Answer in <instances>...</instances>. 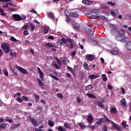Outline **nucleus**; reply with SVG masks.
I'll use <instances>...</instances> for the list:
<instances>
[{"label":"nucleus","mask_w":131,"mask_h":131,"mask_svg":"<svg viewBox=\"0 0 131 131\" xmlns=\"http://www.w3.org/2000/svg\"><path fill=\"white\" fill-rule=\"evenodd\" d=\"M70 17H71V18H80V15H79V14L76 12H71L70 14Z\"/></svg>","instance_id":"obj_3"},{"label":"nucleus","mask_w":131,"mask_h":131,"mask_svg":"<svg viewBox=\"0 0 131 131\" xmlns=\"http://www.w3.org/2000/svg\"><path fill=\"white\" fill-rule=\"evenodd\" d=\"M8 118H9V117H6V119H5L6 121H7H7H8V122H9V123H13V120L9 119Z\"/></svg>","instance_id":"obj_34"},{"label":"nucleus","mask_w":131,"mask_h":131,"mask_svg":"<svg viewBox=\"0 0 131 131\" xmlns=\"http://www.w3.org/2000/svg\"><path fill=\"white\" fill-rule=\"evenodd\" d=\"M122 126H123L124 128H125V127H128V125L125 124V123H123V122H122Z\"/></svg>","instance_id":"obj_60"},{"label":"nucleus","mask_w":131,"mask_h":131,"mask_svg":"<svg viewBox=\"0 0 131 131\" xmlns=\"http://www.w3.org/2000/svg\"><path fill=\"white\" fill-rule=\"evenodd\" d=\"M96 123L97 124V125H102V121H97L96 122Z\"/></svg>","instance_id":"obj_56"},{"label":"nucleus","mask_w":131,"mask_h":131,"mask_svg":"<svg viewBox=\"0 0 131 131\" xmlns=\"http://www.w3.org/2000/svg\"><path fill=\"white\" fill-rule=\"evenodd\" d=\"M100 19H101L102 20H106V17L105 16L100 15L99 16Z\"/></svg>","instance_id":"obj_58"},{"label":"nucleus","mask_w":131,"mask_h":131,"mask_svg":"<svg viewBox=\"0 0 131 131\" xmlns=\"http://www.w3.org/2000/svg\"><path fill=\"white\" fill-rule=\"evenodd\" d=\"M103 117H104L105 119V122H110V123H112L113 122V121L109 120V118H108L106 115L103 116Z\"/></svg>","instance_id":"obj_23"},{"label":"nucleus","mask_w":131,"mask_h":131,"mask_svg":"<svg viewBox=\"0 0 131 131\" xmlns=\"http://www.w3.org/2000/svg\"><path fill=\"white\" fill-rule=\"evenodd\" d=\"M16 68L20 71L21 73L23 74H28V72L27 70H25V69H23L22 67L16 66Z\"/></svg>","instance_id":"obj_2"},{"label":"nucleus","mask_w":131,"mask_h":131,"mask_svg":"<svg viewBox=\"0 0 131 131\" xmlns=\"http://www.w3.org/2000/svg\"><path fill=\"white\" fill-rule=\"evenodd\" d=\"M60 40H61V42L62 44L67 43V38L66 39L65 38H62Z\"/></svg>","instance_id":"obj_33"},{"label":"nucleus","mask_w":131,"mask_h":131,"mask_svg":"<svg viewBox=\"0 0 131 131\" xmlns=\"http://www.w3.org/2000/svg\"><path fill=\"white\" fill-rule=\"evenodd\" d=\"M30 25L31 26V31H33L34 30V28H35V26H34L32 24H30Z\"/></svg>","instance_id":"obj_45"},{"label":"nucleus","mask_w":131,"mask_h":131,"mask_svg":"<svg viewBox=\"0 0 131 131\" xmlns=\"http://www.w3.org/2000/svg\"><path fill=\"white\" fill-rule=\"evenodd\" d=\"M1 48H2L5 54H9L10 53V44L9 43H3L1 45Z\"/></svg>","instance_id":"obj_1"},{"label":"nucleus","mask_w":131,"mask_h":131,"mask_svg":"<svg viewBox=\"0 0 131 131\" xmlns=\"http://www.w3.org/2000/svg\"><path fill=\"white\" fill-rule=\"evenodd\" d=\"M101 77L103 79V80L104 81H107V76H106V75L105 74L102 75Z\"/></svg>","instance_id":"obj_35"},{"label":"nucleus","mask_w":131,"mask_h":131,"mask_svg":"<svg viewBox=\"0 0 131 131\" xmlns=\"http://www.w3.org/2000/svg\"><path fill=\"white\" fill-rule=\"evenodd\" d=\"M92 89H93L92 84L88 85L85 87V89L86 91H90V90H92Z\"/></svg>","instance_id":"obj_27"},{"label":"nucleus","mask_w":131,"mask_h":131,"mask_svg":"<svg viewBox=\"0 0 131 131\" xmlns=\"http://www.w3.org/2000/svg\"><path fill=\"white\" fill-rule=\"evenodd\" d=\"M99 120H100V121H101V122H106L105 117L100 118Z\"/></svg>","instance_id":"obj_55"},{"label":"nucleus","mask_w":131,"mask_h":131,"mask_svg":"<svg viewBox=\"0 0 131 131\" xmlns=\"http://www.w3.org/2000/svg\"><path fill=\"white\" fill-rule=\"evenodd\" d=\"M95 58V56H94V55L92 54H87L86 55V58L87 60H89V61H94V58Z\"/></svg>","instance_id":"obj_9"},{"label":"nucleus","mask_w":131,"mask_h":131,"mask_svg":"<svg viewBox=\"0 0 131 131\" xmlns=\"http://www.w3.org/2000/svg\"><path fill=\"white\" fill-rule=\"evenodd\" d=\"M86 32H88V33H89V35L91 37L94 36V32L93 31V30L89 29L86 30Z\"/></svg>","instance_id":"obj_17"},{"label":"nucleus","mask_w":131,"mask_h":131,"mask_svg":"<svg viewBox=\"0 0 131 131\" xmlns=\"http://www.w3.org/2000/svg\"><path fill=\"white\" fill-rule=\"evenodd\" d=\"M97 104L98 107H100V108H102L103 109H105V105L103 104L101 101H97Z\"/></svg>","instance_id":"obj_13"},{"label":"nucleus","mask_w":131,"mask_h":131,"mask_svg":"<svg viewBox=\"0 0 131 131\" xmlns=\"http://www.w3.org/2000/svg\"><path fill=\"white\" fill-rule=\"evenodd\" d=\"M103 131H107L108 130V127L107 126V125H104V127L103 128Z\"/></svg>","instance_id":"obj_53"},{"label":"nucleus","mask_w":131,"mask_h":131,"mask_svg":"<svg viewBox=\"0 0 131 131\" xmlns=\"http://www.w3.org/2000/svg\"><path fill=\"white\" fill-rule=\"evenodd\" d=\"M58 130H59V131H66V129L63 128V127H62V126H59L58 127Z\"/></svg>","instance_id":"obj_40"},{"label":"nucleus","mask_w":131,"mask_h":131,"mask_svg":"<svg viewBox=\"0 0 131 131\" xmlns=\"http://www.w3.org/2000/svg\"><path fill=\"white\" fill-rule=\"evenodd\" d=\"M17 101L18 103H22V102H23V100H22V98L20 97H18L17 98Z\"/></svg>","instance_id":"obj_48"},{"label":"nucleus","mask_w":131,"mask_h":131,"mask_svg":"<svg viewBox=\"0 0 131 131\" xmlns=\"http://www.w3.org/2000/svg\"><path fill=\"white\" fill-rule=\"evenodd\" d=\"M107 88L108 89V90H112V89H113V86L111 85V84H108L107 85Z\"/></svg>","instance_id":"obj_61"},{"label":"nucleus","mask_w":131,"mask_h":131,"mask_svg":"<svg viewBox=\"0 0 131 131\" xmlns=\"http://www.w3.org/2000/svg\"><path fill=\"white\" fill-rule=\"evenodd\" d=\"M12 74L14 75V76H18V74H17V72H16V71H15L14 70H12Z\"/></svg>","instance_id":"obj_57"},{"label":"nucleus","mask_w":131,"mask_h":131,"mask_svg":"<svg viewBox=\"0 0 131 131\" xmlns=\"http://www.w3.org/2000/svg\"><path fill=\"white\" fill-rule=\"evenodd\" d=\"M48 16L52 20H55V15H54V13H53L52 12L48 13Z\"/></svg>","instance_id":"obj_21"},{"label":"nucleus","mask_w":131,"mask_h":131,"mask_svg":"<svg viewBox=\"0 0 131 131\" xmlns=\"http://www.w3.org/2000/svg\"><path fill=\"white\" fill-rule=\"evenodd\" d=\"M4 72L6 76H9V73L8 72V71L7 70V69H4Z\"/></svg>","instance_id":"obj_46"},{"label":"nucleus","mask_w":131,"mask_h":131,"mask_svg":"<svg viewBox=\"0 0 131 131\" xmlns=\"http://www.w3.org/2000/svg\"><path fill=\"white\" fill-rule=\"evenodd\" d=\"M6 127H7V125L5 123H3L0 125V128L2 129H6Z\"/></svg>","instance_id":"obj_26"},{"label":"nucleus","mask_w":131,"mask_h":131,"mask_svg":"<svg viewBox=\"0 0 131 131\" xmlns=\"http://www.w3.org/2000/svg\"><path fill=\"white\" fill-rule=\"evenodd\" d=\"M39 77L42 80H43V77L45 76V74L42 72L41 73H39Z\"/></svg>","instance_id":"obj_29"},{"label":"nucleus","mask_w":131,"mask_h":131,"mask_svg":"<svg viewBox=\"0 0 131 131\" xmlns=\"http://www.w3.org/2000/svg\"><path fill=\"white\" fill-rule=\"evenodd\" d=\"M56 60H57V64H59L60 66H62V61H61V60H60L59 58H57Z\"/></svg>","instance_id":"obj_41"},{"label":"nucleus","mask_w":131,"mask_h":131,"mask_svg":"<svg viewBox=\"0 0 131 131\" xmlns=\"http://www.w3.org/2000/svg\"><path fill=\"white\" fill-rule=\"evenodd\" d=\"M36 102L37 101L38 102V100H39V95H36L35 96Z\"/></svg>","instance_id":"obj_62"},{"label":"nucleus","mask_w":131,"mask_h":131,"mask_svg":"<svg viewBox=\"0 0 131 131\" xmlns=\"http://www.w3.org/2000/svg\"><path fill=\"white\" fill-rule=\"evenodd\" d=\"M5 10L3 8L0 9V13L2 16H6V13H4Z\"/></svg>","instance_id":"obj_28"},{"label":"nucleus","mask_w":131,"mask_h":131,"mask_svg":"<svg viewBox=\"0 0 131 131\" xmlns=\"http://www.w3.org/2000/svg\"><path fill=\"white\" fill-rule=\"evenodd\" d=\"M66 77H67V78H71V77H72V76H71V74L69 73H66Z\"/></svg>","instance_id":"obj_43"},{"label":"nucleus","mask_w":131,"mask_h":131,"mask_svg":"<svg viewBox=\"0 0 131 131\" xmlns=\"http://www.w3.org/2000/svg\"><path fill=\"white\" fill-rule=\"evenodd\" d=\"M86 16L88 17V18H90L91 19H97L98 18V14H92L91 13H87L86 14Z\"/></svg>","instance_id":"obj_5"},{"label":"nucleus","mask_w":131,"mask_h":131,"mask_svg":"<svg viewBox=\"0 0 131 131\" xmlns=\"http://www.w3.org/2000/svg\"><path fill=\"white\" fill-rule=\"evenodd\" d=\"M24 34L25 35H28L29 33H28V30H25L24 31Z\"/></svg>","instance_id":"obj_63"},{"label":"nucleus","mask_w":131,"mask_h":131,"mask_svg":"<svg viewBox=\"0 0 131 131\" xmlns=\"http://www.w3.org/2000/svg\"><path fill=\"white\" fill-rule=\"evenodd\" d=\"M48 124L49 125V126H51V127H53V126H54V122L51 121V120H49L48 121Z\"/></svg>","instance_id":"obj_32"},{"label":"nucleus","mask_w":131,"mask_h":131,"mask_svg":"<svg viewBox=\"0 0 131 131\" xmlns=\"http://www.w3.org/2000/svg\"><path fill=\"white\" fill-rule=\"evenodd\" d=\"M79 126L80 127V128H81V129L85 128V126L81 124V123H79Z\"/></svg>","instance_id":"obj_44"},{"label":"nucleus","mask_w":131,"mask_h":131,"mask_svg":"<svg viewBox=\"0 0 131 131\" xmlns=\"http://www.w3.org/2000/svg\"><path fill=\"white\" fill-rule=\"evenodd\" d=\"M109 52L111 54H112V55H118V54H119V50H118L117 51L116 50H109Z\"/></svg>","instance_id":"obj_12"},{"label":"nucleus","mask_w":131,"mask_h":131,"mask_svg":"<svg viewBox=\"0 0 131 131\" xmlns=\"http://www.w3.org/2000/svg\"><path fill=\"white\" fill-rule=\"evenodd\" d=\"M57 96L58 98H59V99H61V98H63V95L61 93H58L57 95Z\"/></svg>","instance_id":"obj_54"},{"label":"nucleus","mask_w":131,"mask_h":131,"mask_svg":"<svg viewBox=\"0 0 131 131\" xmlns=\"http://www.w3.org/2000/svg\"><path fill=\"white\" fill-rule=\"evenodd\" d=\"M113 126L115 127V128L116 129V130L118 131H123L122 130V128H121V127H120V126H119L117 124L114 123L113 122Z\"/></svg>","instance_id":"obj_8"},{"label":"nucleus","mask_w":131,"mask_h":131,"mask_svg":"<svg viewBox=\"0 0 131 131\" xmlns=\"http://www.w3.org/2000/svg\"><path fill=\"white\" fill-rule=\"evenodd\" d=\"M37 81L38 82V85H39L40 86H43V85H45V84L43 83V82H42L41 80L39 79V78H38L37 79Z\"/></svg>","instance_id":"obj_18"},{"label":"nucleus","mask_w":131,"mask_h":131,"mask_svg":"<svg viewBox=\"0 0 131 131\" xmlns=\"http://www.w3.org/2000/svg\"><path fill=\"white\" fill-rule=\"evenodd\" d=\"M83 66L85 70H86L87 71H90V68H89V64L86 62L84 63Z\"/></svg>","instance_id":"obj_19"},{"label":"nucleus","mask_w":131,"mask_h":131,"mask_svg":"<svg viewBox=\"0 0 131 131\" xmlns=\"http://www.w3.org/2000/svg\"><path fill=\"white\" fill-rule=\"evenodd\" d=\"M87 120L88 123H89V125H90V124H93V122L94 121V117H93V116L89 115H88Z\"/></svg>","instance_id":"obj_6"},{"label":"nucleus","mask_w":131,"mask_h":131,"mask_svg":"<svg viewBox=\"0 0 131 131\" xmlns=\"http://www.w3.org/2000/svg\"><path fill=\"white\" fill-rule=\"evenodd\" d=\"M64 126L66 127V128H69V129H71V126H70V125L68 124V123H64Z\"/></svg>","instance_id":"obj_30"},{"label":"nucleus","mask_w":131,"mask_h":131,"mask_svg":"<svg viewBox=\"0 0 131 131\" xmlns=\"http://www.w3.org/2000/svg\"><path fill=\"white\" fill-rule=\"evenodd\" d=\"M50 76H51V77H52L53 79H55V80H59V78H58V77H57L56 76H54L52 74H50Z\"/></svg>","instance_id":"obj_38"},{"label":"nucleus","mask_w":131,"mask_h":131,"mask_svg":"<svg viewBox=\"0 0 131 131\" xmlns=\"http://www.w3.org/2000/svg\"><path fill=\"white\" fill-rule=\"evenodd\" d=\"M56 43H57V45H58V46H60V47H62V46H63V45H62V41L61 40V39L58 40L57 41Z\"/></svg>","instance_id":"obj_39"},{"label":"nucleus","mask_w":131,"mask_h":131,"mask_svg":"<svg viewBox=\"0 0 131 131\" xmlns=\"http://www.w3.org/2000/svg\"><path fill=\"white\" fill-rule=\"evenodd\" d=\"M27 28H28V25H25L21 28V29H23L24 30H26Z\"/></svg>","instance_id":"obj_52"},{"label":"nucleus","mask_w":131,"mask_h":131,"mask_svg":"<svg viewBox=\"0 0 131 131\" xmlns=\"http://www.w3.org/2000/svg\"><path fill=\"white\" fill-rule=\"evenodd\" d=\"M125 48L128 51H131V41H129L125 44Z\"/></svg>","instance_id":"obj_11"},{"label":"nucleus","mask_w":131,"mask_h":131,"mask_svg":"<svg viewBox=\"0 0 131 131\" xmlns=\"http://www.w3.org/2000/svg\"><path fill=\"white\" fill-rule=\"evenodd\" d=\"M11 40H12V41H18V40L17 39L15 38V37L11 36L10 37Z\"/></svg>","instance_id":"obj_50"},{"label":"nucleus","mask_w":131,"mask_h":131,"mask_svg":"<svg viewBox=\"0 0 131 131\" xmlns=\"http://www.w3.org/2000/svg\"><path fill=\"white\" fill-rule=\"evenodd\" d=\"M69 42V43H72L73 42V39L70 38H67V42Z\"/></svg>","instance_id":"obj_37"},{"label":"nucleus","mask_w":131,"mask_h":131,"mask_svg":"<svg viewBox=\"0 0 131 131\" xmlns=\"http://www.w3.org/2000/svg\"><path fill=\"white\" fill-rule=\"evenodd\" d=\"M73 27L76 30H79V28H80V26L78 24H74L73 25Z\"/></svg>","instance_id":"obj_22"},{"label":"nucleus","mask_w":131,"mask_h":131,"mask_svg":"<svg viewBox=\"0 0 131 131\" xmlns=\"http://www.w3.org/2000/svg\"><path fill=\"white\" fill-rule=\"evenodd\" d=\"M121 105L123 107H125V106H126V103L125 102V98H123L121 100Z\"/></svg>","instance_id":"obj_20"},{"label":"nucleus","mask_w":131,"mask_h":131,"mask_svg":"<svg viewBox=\"0 0 131 131\" xmlns=\"http://www.w3.org/2000/svg\"><path fill=\"white\" fill-rule=\"evenodd\" d=\"M107 5H108V6H112V7H114V6H115V3L111 1V2H108Z\"/></svg>","instance_id":"obj_31"},{"label":"nucleus","mask_w":131,"mask_h":131,"mask_svg":"<svg viewBox=\"0 0 131 131\" xmlns=\"http://www.w3.org/2000/svg\"><path fill=\"white\" fill-rule=\"evenodd\" d=\"M54 67H55V68H56L57 69H61V68H60V67H59V66H58V64H57V63L54 64Z\"/></svg>","instance_id":"obj_59"},{"label":"nucleus","mask_w":131,"mask_h":131,"mask_svg":"<svg viewBox=\"0 0 131 131\" xmlns=\"http://www.w3.org/2000/svg\"><path fill=\"white\" fill-rule=\"evenodd\" d=\"M46 47H47V48H53L54 47V45L50 43V42H47L45 45Z\"/></svg>","instance_id":"obj_24"},{"label":"nucleus","mask_w":131,"mask_h":131,"mask_svg":"<svg viewBox=\"0 0 131 131\" xmlns=\"http://www.w3.org/2000/svg\"><path fill=\"white\" fill-rule=\"evenodd\" d=\"M89 78L92 80L95 79V74L90 75L89 76Z\"/></svg>","instance_id":"obj_51"},{"label":"nucleus","mask_w":131,"mask_h":131,"mask_svg":"<svg viewBox=\"0 0 131 131\" xmlns=\"http://www.w3.org/2000/svg\"><path fill=\"white\" fill-rule=\"evenodd\" d=\"M82 3L84 5H93V2L89 0H83Z\"/></svg>","instance_id":"obj_14"},{"label":"nucleus","mask_w":131,"mask_h":131,"mask_svg":"<svg viewBox=\"0 0 131 131\" xmlns=\"http://www.w3.org/2000/svg\"><path fill=\"white\" fill-rule=\"evenodd\" d=\"M87 95L88 96V97H89V98H92L93 99H97V96H96L94 94H88Z\"/></svg>","instance_id":"obj_25"},{"label":"nucleus","mask_w":131,"mask_h":131,"mask_svg":"<svg viewBox=\"0 0 131 131\" xmlns=\"http://www.w3.org/2000/svg\"><path fill=\"white\" fill-rule=\"evenodd\" d=\"M129 40H130V39H129V38L125 37L121 39V41L122 42H129Z\"/></svg>","instance_id":"obj_16"},{"label":"nucleus","mask_w":131,"mask_h":131,"mask_svg":"<svg viewBox=\"0 0 131 131\" xmlns=\"http://www.w3.org/2000/svg\"><path fill=\"white\" fill-rule=\"evenodd\" d=\"M32 123L33 125H37V122H36V121H35V119H34V120L32 121Z\"/></svg>","instance_id":"obj_47"},{"label":"nucleus","mask_w":131,"mask_h":131,"mask_svg":"<svg viewBox=\"0 0 131 131\" xmlns=\"http://www.w3.org/2000/svg\"><path fill=\"white\" fill-rule=\"evenodd\" d=\"M112 114H117V110L116 108L113 107L110 110Z\"/></svg>","instance_id":"obj_15"},{"label":"nucleus","mask_w":131,"mask_h":131,"mask_svg":"<svg viewBox=\"0 0 131 131\" xmlns=\"http://www.w3.org/2000/svg\"><path fill=\"white\" fill-rule=\"evenodd\" d=\"M13 18H14L15 21H21V16L19 14H13Z\"/></svg>","instance_id":"obj_7"},{"label":"nucleus","mask_w":131,"mask_h":131,"mask_svg":"<svg viewBox=\"0 0 131 131\" xmlns=\"http://www.w3.org/2000/svg\"><path fill=\"white\" fill-rule=\"evenodd\" d=\"M110 13L111 14L112 16H113V17H115L116 15V14L114 11H111Z\"/></svg>","instance_id":"obj_49"},{"label":"nucleus","mask_w":131,"mask_h":131,"mask_svg":"<svg viewBox=\"0 0 131 131\" xmlns=\"http://www.w3.org/2000/svg\"><path fill=\"white\" fill-rule=\"evenodd\" d=\"M48 32H49V30H48V29H47V28H45L44 29V33L45 34H47Z\"/></svg>","instance_id":"obj_64"},{"label":"nucleus","mask_w":131,"mask_h":131,"mask_svg":"<svg viewBox=\"0 0 131 131\" xmlns=\"http://www.w3.org/2000/svg\"><path fill=\"white\" fill-rule=\"evenodd\" d=\"M22 100L23 101H28L29 99L28 97H27V96H22Z\"/></svg>","instance_id":"obj_42"},{"label":"nucleus","mask_w":131,"mask_h":131,"mask_svg":"<svg viewBox=\"0 0 131 131\" xmlns=\"http://www.w3.org/2000/svg\"><path fill=\"white\" fill-rule=\"evenodd\" d=\"M111 31L113 32L114 31H117V29H118V26L116 25L111 24L110 25Z\"/></svg>","instance_id":"obj_4"},{"label":"nucleus","mask_w":131,"mask_h":131,"mask_svg":"<svg viewBox=\"0 0 131 131\" xmlns=\"http://www.w3.org/2000/svg\"><path fill=\"white\" fill-rule=\"evenodd\" d=\"M10 54L11 57H16V56H17V53L16 52L13 53L12 51H10Z\"/></svg>","instance_id":"obj_36"},{"label":"nucleus","mask_w":131,"mask_h":131,"mask_svg":"<svg viewBox=\"0 0 131 131\" xmlns=\"http://www.w3.org/2000/svg\"><path fill=\"white\" fill-rule=\"evenodd\" d=\"M117 32L120 36H122V35H124V33H125V31L123 29H120L117 30Z\"/></svg>","instance_id":"obj_10"}]
</instances>
